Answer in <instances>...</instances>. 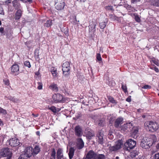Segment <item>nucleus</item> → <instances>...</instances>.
<instances>
[{
	"label": "nucleus",
	"instance_id": "obj_1",
	"mask_svg": "<svg viewBox=\"0 0 159 159\" xmlns=\"http://www.w3.org/2000/svg\"><path fill=\"white\" fill-rule=\"evenodd\" d=\"M157 141V138L154 135H152L149 137H145L142 139L141 146L143 148L148 149Z\"/></svg>",
	"mask_w": 159,
	"mask_h": 159
},
{
	"label": "nucleus",
	"instance_id": "obj_2",
	"mask_svg": "<svg viewBox=\"0 0 159 159\" xmlns=\"http://www.w3.org/2000/svg\"><path fill=\"white\" fill-rule=\"evenodd\" d=\"M144 126L147 129L152 132L157 130L158 128L157 124L152 121L146 122L144 124Z\"/></svg>",
	"mask_w": 159,
	"mask_h": 159
},
{
	"label": "nucleus",
	"instance_id": "obj_3",
	"mask_svg": "<svg viewBox=\"0 0 159 159\" xmlns=\"http://www.w3.org/2000/svg\"><path fill=\"white\" fill-rule=\"evenodd\" d=\"M123 144V142L121 140H119L115 143L114 146H110L109 150L110 152H115L121 148Z\"/></svg>",
	"mask_w": 159,
	"mask_h": 159
},
{
	"label": "nucleus",
	"instance_id": "obj_4",
	"mask_svg": "<svg viewBox=\"0 0 159 159\" xmlns=\"http://www.w3.org/2000/svg\"><path fill=\"white\" fill-rule=\"evenodd\" d=\"M11 156V151L7 148H3L0 152V158L2 157H7V159H10Z\"/></svg>",
	"mask_w": 159,
	"mask_h": 159
},
{
	"label": "nucleus",
	"instance_id": "obj_5",
	"mask_svg": "<svg viewBox=\"0 0 159 159\" xmlns=\"http://www.w3.org/2000/svg\"><path fill=\"white\" fill-rule=\"evenodd\" d=\"M125 145V146L128 148L132 149L136 146V142L132 139H129L126 141Z\"/></svg>",
	"mask_w": 159,
	"mask_h": 159
},
{
	"label": "nucleus",
	"instance_id": "obj_6",
	"mask_svg": "<svg viewBox=\"0 0 159 159\" xmlns=\"http://www.w3.org/2000/svg\"><path fill=\"white\" fill-rule=\"evenodd\" d=\"M57 2L55 1V7L56 9L60 10L63 9L65 6V3L62 0H57Z\"/></svg>",
	"mask_w": 159,
	"mask_h": 159
},
{
	"label": "nucleus",
	"instance_id": "obj_7",
	"mask_svg": "<svg viewBox=\"0 0 159 159\" xmlns=\"http://www.w3.org/2000/svg\"><path fill=\"white\" fill-rule=\"evenodd\" d=\"M52 99L55 102H60L63 101V97L62 95L59 93L53 95L52 97Z\"/></svg>",
	"mask_w": 159,
	"mask_h": 159
},
{
	"label": "nucleus",
	"instance_id": "obj_8",
	"mask_svg": "<svg viewBox=\"0 0 159 159\" xmlns=\"http://www.w3.org/2000/svg\"><path fill=\"white\" fill-rule=\"evenodd\" d=\"M33 148L32 147H28L26 148L24 151V155L26 157H30L33 154Z\"/></svg>",
	"mask_w": 159,
	"mask_h": 159
},
{
	"label": "nucleus",
	"instance_id": "obj_9",
	"mask_svg": "<svg viewBox=\"0 0 159 159\" xmlns=\"http://www.w3.org/2000/svg\"><path fill=\"white\" fill-rule=\"evenodd\" d=\"M9 144L12 147L17 146L20 144L19 140L16 138L11 139L9 141Z\"/></svg>",
	"mask_w": 159,
	"mask_h": 159
},
{
	"label": "nucleus",
	"instance_id": "obj_10",
	"mask_svg": "<svg viewBox=\"0 0 159 159\" xmlns=\"http://www.w3.org/2000/svg\"><path fill=\"white\" fill-rule=\"evenodd\" d=\"M132 126V124L131 122H126L119 128L122 131H124L128 129L131 128Z\"/></svg>",
	"mask_w": 159,
	"mask_h": 159
},
{
	"label": "nucleus",
	"instance_id": "obj_11",
	"mask_svg": "<svg viewBox=\"0 0 159 159\" xmlns=\"http://www.w3.org/2000/svg\"><path fill=\"white\" fill-rule=\"evenodd\" d=\"M97 155L94 151L90 150L88 153L86 157L87 159H95Z\"/></svg>",
	"mask_w": 159,
	"mask_h": 159
},
{
	"label": "nucleus",
	"instance_id": "obj_12",
	"mask_svg": "<svg viewBox=\"0 0 159 159\" xmlns=\"http://www.w3.org/2000/svg\"><path fill=\"white\" fill-rule=\"evenodd\" d=\"M75 132L76 135L78 136H81L83 134L82 129L81 127L79 126H76L75 128Z\"/></svg>",
	"mask_w": 159,
	"mask_h": 159
},
{
	"label": "nucleus",
	"instance_id": "obj_13",
	"mask_svg": "<svg viewBox=\"0 0 159 159\" xmlns=\"http://www.w3.org/2000/svg\"><path fill=\"white\" fill-rule=\"evenodd\" d=\"M97 141L100 144H102L103 143V134L102 133L100 132L97 135Z\"/></svg>",
	"mask_w": 159,
	"mask_h": 159
},
{
	"label": "nucleus",
	"instance_id": "obj_14",
	"mask_svg": "<svg viewBox=\"0 0 159 159\" xmlns=\"http://www.w3.org/2000/svg\"><path fill=\"white\" fill-rule=\"evenodd\" d=\"M63 151L61 148H59L57 152V159H61L63 158Z\"/></svg>",
	"mask_w": 159,
	"mask_h": 159
},
{
	"label": "nucleus",
	"instance_id": "obj_15",
	"mask_svg": "<svg viewBox=\"0 0 159 159\" xmlns=\"http://www.w3.org/2000/svg\"><path fill=\"white\" fill-rule=\"evenodd\" d=\"M78 143L77 144V147L79 149L82 148L84 146V143L81 138L78 139Z\"/></svg>",
	"mask_w": 159,
	"mask_h": 159
},
{
	"label": "nucleus",
	"instance_id": "obj_16",
	"mask_svg": "<svg viewBox=\"0 0 159 159\" xmlns=\"http://www.w3.org/2000/svg\"><path fill=\"white\" fill-rule=\"evenodd\" d=\"M131 128L132 129L130 130L131 135L133 137H134V136L136 135L138 132V128L135 126H134Z\"/></svg>",
	"mask_w": 159,
	"mask_h": 159
},
{
	"label": "nucleus",
	"instance_id": "obj_17",
	"mask_svg": "<svg viewBox=\"0 0 159 159\" xmlns=\"http://www.w3.org/2000/svg\"><path fill=\"white\" fill-rule=\"evenodd\" d=\"M123 119L122 118H118L116 119L115 122V126L117 128L120 127V125L122 123Z\"/></svg>",
	"mask_w": 159,
	"mask_h": 159
},
{
	"label": "nucleus",
	"instance_id": "obj_18",
	"mask_svg": "<svg viewBox=\"0 0 159 159\" xmlns=\"http://www.w3.org/2000/svg\"><path fill=\"white\" fill-rule=\"evenodd\" d=\"M22 10L20 9H19L16 11L15 14V19L16 20L19 19L21 16Z\"/></svg>",
	"mask_w": 159,
	"mask_h": 159
},
{
	"label": "nucleus",
	"instance_id": "obj_19",
	"mask_svg": "<svg viewBox=\"0 0 159 159\" xmlns=\"http://www.w3.org/2000/svg\"><path fill=\"white\" fill-rule=\"evenodd\" d=\"M62 70L67 69L69 70L70 68V65L68 61H65L62 64Z\"/></svg>",
	"mask_w": 159,
	"mask_h": 159
},
{
	"label": "nucleus",
	"instance_id": "obj_20",
	"mask_svg": "<svg viewBox=\"0 0 159 159\" xmlns=\"http://www.w3.org/2000/svg\"><path fill=\"white\" fill-rule=\"evenodd\" d=\"M40 151V148L38 146H36L32 150L33 154L36 155L38 154Z\"/></svg>",
	"mask_w": 159,
	"mask_h": 159
},
{
	"label": "nucleus",
	"instance_id": "obj_21",
	"mask_svg": "<svg viewBox=\"0 0 159 159\" xmlns=\"http://www.w3.org/2000/svg\"><path fill=\"white\" fill-rule=\"evenodd\" d=\"M75 149L73 148H70V149L69 152L68 153L69 157L70 159H72L74 155Z\"/></svg>",
	"mask_w": 159,
	"mask_h": 159
},
{
	"label": "nucleus",
	"instance_id": "obj_22",
	"mask_svg": "<svg viewBox=\"0 0 159 159\" xmlns=\"http://www.w3.org/2000/svg\"><path fill=\"white\" fill-rule=\"evenodd\" d=\"M107 84L110 86H113L115 85L114 80L111 78H108L107 81Z\"/></svg>",
	"mask_w": 159,
	"mask_h": 159
},
{
	"label": "nucleus",
	"instance_id": "obj_23",
	"mask_svg": "<svg viewBox=\"0 0 159 159\" xmlns=\"http://www.w3.org/2000/svg\"><path fill=\"white\" fill-rule=\"evenodd\" d=\"M87 136L89 139H91V137L94 136V134L92 132L91 130L88 131L86 130L85 132Z\"/></svg>",
	"mask_w": 159,
	"mask_h": 159
},
{
	"label": "nucleus",
	"instance_id": "obj_24",
	"mask_svg": "<svg viewBox=\"0 0 159 159\" xmlns=\"http://www.w3.org/2000/svg\"><path fill=\"white\" fill-rule=\"evenodd\" d=\"M138 154V152L136 150H134L130 153V156L132 158L135 157Z\"/></svg>",
	"mask_w": 159,
	"mask_h": 159
},
{
	"label": "nucleus",
	"instance_id": "obj_25",
	"mask_svg": "<svg viewBox=\"0 0 159 159\" xmlns=\"http://www.w3.org/2000/svg\"><path fill=\"white\" fill-rule=\"evenodd\" d=\"M50 89H52L53 90L57 91V90L58 88L57 84L54 83L52 84L49 86Z\"/></svg>",
	"mask_w": 159,
	"mask_h": 159
},
{
	"label": "nucleus",
	"instance_id": "obj_26",
	"mask_svg": "<svg viewBox=\"0 0 159 159\" xmlns=\"http://www.w3.org/2000/svg\"><path fill=\"white\" fill-rule=\"evenodd\" d=\"M103 120H95V123L96 125L99 126L102 125Z\"/></svg>",
	"mask_w": 159,
	"mask_h": 159
},
{
	"label": "nucleus",
	"instance_id": "obj_27",
	"mask_svg": "<svg viewBox=\"0 0 159 159\" xmlns=\"http://www.w3.org/2000/svg\"><path fill=\"white\" fill-rule=\"evenodd\" d=\"M152 3L153 6L159 7V0H153Z\"/></svg>",
	"mask_w": 159,
	"mask_h": 159
},
{
	"label": "nucleus",
	"instance_id": "obj_28",
	"mask_svg": "<svg viewBox=\"0 0 159 159\" xmlns=\"http://www.w3.org/2000/svg\"><path fill=\"white\" fill-rule=\"evenodd\" d=\"M6 98H7L8 99L14 102H16L18 101V100L17 99L12 97L11 96H8L7 97H5V98L6 99Z\"/></svg>",
	"mask_w": 159,
	"mask_h": 159
},
{
	"label": "nucleus",
	"instance_id": "obj_29",
	"mask_svg": "<svg viewBox=\"0 0 159 159\" xmlns=\"http://www.w3.org/2000/svg\"><path fill=\"white\" fill-rule=\"evenodd\" d=\"M108 98L109 101L111 103L115 104H116V101L114 99V98H113L111 96L108 97Z\"/></svg>",
	"mask_w": 159,
	"mask_h": 159
},
{
	"label": "nucleus",
	"instance_id": "obj_30",
	"mask_svg": "<svg viewBox=\"0 0 159 159\" xmlns=\"http://www.w3.org/2000/svg\"><path fill=\"white\" fill-rule=\"evenodd\" d=\"M107 22H102L99 24L100 27L101 29H104L106 26Z\"/></svg>",
	"mask_w": 159,
	"mask_h": 159
},
{
	"label": "nucleus",
	"instance_id": "obj_31",
	"mask_svg": "<svg viewBox=\"0 0 159 159\" xmlns=\"http://www.w3.org/2000/svg\"><path fill=\"white\" fill-rule=\"evenodd\" d=\"M56 152L55 149L54 148L52 149L51 152V157H52L54 159H55L56 158Z\"/></svg>",
	"mask_w": 159,
	"mask_h": 159
},
{
	"label": "nucleus",
	"instance_id": "obj_32",
	"mask_svg": "<svg viewBox=\"0 0 159 159\" xmlns=\"http://www.w3.org/2000/svg\"><path fill=\"white\" fill-rule=\"evenodd\" d=\"M48 108L49 110H51L53 112L56 113L57 112V109L56 107L54 106L49 107L48 106Z\"/></svg>",
	"mask_w": 159,
	"mask_h": 159
},
{
	"label": "nucleus",
	"instance_id": "obj_33",
	"mask_svg": "<svg viewBox=\"0 0 159 159\" xmlns=\"http://www.w3.org/2000/svg\"><path fill=\"white\" fill-rule=\"evenodd\" d=\"M105 158V156L103 154H97L95 159H104Z\"/></svg>",
	"mask_w": 159,
	"mask_h": 159
},
{
	"label": "nucleus",
	"instance_id": "obj_34",
	"mask_svg": "<svg viewBox=\"0 0 159 159\" xmlns=\"http://www.w3.org/2000/svg\"><path fill=\"white\" fill-rule=\"evenodd\" d=\"M121 88L125 93L127 92V89L125 84H122Z\"/></svg>",
	"mask_w": 159,
	"mask_h": 159
},
{
	"label": "nucleus",
	"instance_id": "obj_35",
	"mask_svg": "<svg viewBox=\"0 0 159 159\" xmlns=\"http://www.w3.org/2000/svg\"><path fill=\"white\" fill-rule=\"evenodd\" d=\"M52 20H48L45 24V26L49 27L52 25Z\"/></svg>",
	"mask_w": 159,
	"mask_h": 159
},
{
	"label": "nucleus",
	"instance_id": "obj_36",
	"mask_svg": "<svg viewBox=\"0 0 159 159\" xmlns=\"http://www.w3.org/2000/svg\"><path fill=\"white\" fill-rule=\"evenodd\" d=\"M19 73V70H13L11 71V74L13 75H16Z\"/></svg>",
	"mask_w": 159,
	"mask_h": 159
},
{
	"label": "nucleus",
	"instance_id": "obj_37",
	"mask_svg": "<svg viewBox=\"0 0 159 159\" xmlns=\"http://www.w3.org/2000/svg\"><path fill=\"white\" fill-rule=\"evenodd\" d=\"M19 66L17 64L13 65L11 67V70H19Z\"/></svg>",
	"mask_w": 159,
	"mask_h": 159
},
{
	"label": "nucleus",
	"instance_id": "obj_38",
	"mask_svg": "<svg viewBox=\"0 0 159 159\" xmlns=\"http://www.w3.org/2000/svg\"><path fill=\"white\" fill-rule=\"evenodd\" d=\"M38 85L37 88L38 89L40 90L42 89L43 84L41 82H38L37 83Z\"/></svg>",
	"mask_w": 159,
	"mask_h": 159
},
{
	"label": "nucleus",
	"instance_id": "obj_39",
	"mask_svg": "<svg viewBox=\"0 0 159 159\" xmlns=\"http://www.w3.org/2000/svg\"><path fill=\"white\" fill-rule=\"evenodd\" d=\"M134 15L135 16L134 19L135 20L138 22H140V19L139 16L136 14H134Z\"/></svg>",
	"mask_w": 159,
	"mask_h": 159
},
{
	"label": "nucleus",
	"instance_id": "obj_40",
	"mask_svg": "<svg viewBox=\"0 0 159 159\" xmlns=\"http://www.w3.org/2000/svg\"><path fill=\"white\" fill-rule=\"evenodd\" d=\"M24 64L25 66L27 67L28 68H30L31 67L29 61H25L24 63Z\"/></svg>",
	"mask_w": 159,
	"mask_h": 159
},
{
	"label": "nucleus",
	"instance_id": "obj_41",
	"mask_svg": "<svg viewBox=\"0 0 159 159\" xmlns=\"http://www.w3.org/2000/svg\"><path fill=\"white\" fill-rule=\"evenodd\" d=\"M51 73L53 76L56 77L57 76V70H51Z\"/></svg>",
	"mask_w": 159,
	"mask_h": 159
},
{
	"label": "nucleus",
	"instance_id": "obj_42",
	"mask_svg": "<svg viewBox=\"0 0 159 159\" xmlns=\"http://www.w3.org/2000/svg\"><path fill=\"white\" fill-rule=\"evenodd\" d=\"M3 81L5 85H9L10 84L9 81L8 79H4Z\"/></svg>",
	"mask_w": 159,
	"mask_h": 159
},
{
	"label": "nucleus",
	"instance_id": "obj_43",
	"mask_svg": "<svg viewBox=\"0 0 159 159\" xmlns=\"http://www.w3.org/2000/svg\"><path fill=\"white\" fill-rule=\"evenodd\" d=\"M97 59L99 61H101L102 58L101 57V55L99 53H97Z\"/></svg>",
	"mask_w": 159,
	"mask_h": 159
},
{
	"label": "nucleus",
	"instance_id": "obj_44",
	"mask_svg": "<svg viewBox=\"0 0 159 159\" xmlns=\"http://www.w3.org/2000/svg\"><path fill=\"white\" fill-rule=\"evenodd\" d=\"M0 14L3 15H4V10L2 7V5H0Z\"/></svg>",
	"mask_w": 159,
	"mask_h": 159
},
{
	"label": "nucleus",
	"instance_id": "obj_45",
	"mask_svg": "<svg viewBox=\"0 0 159 159\" xmlns=\"http://www.w3.org/2000/svg\"><path fill=\"white\" fill-rule=\"evenodd\" d=\"M152 61L156 65L158 66L159 65V63L158 61L154 59H152Z\"/></svg>",
	"mask_w": 159,
	"mask_h": 159
},
{
	"label": "nucleus",
	"instance_id": "obj_46",
	"mask_svg": "<svg viewBox=\"0 0 159 159\" xmlns=\"http://www.w3.org/2000/svg\"><path fill=\"white\" fill-rule=\"evenodd\" d=\"M142 89H151V86L148 85H146L143 86L142 87Z\"/></svg>",
	"mask_w": 159,
	"mask_h": 159
},
{
	"label": "nucleus",
	"instance_id": "obj_47",
	"mask_svg": "<svg viewBox=\"0 0 159 159\" xmlns=\"http://www.w3.org/2000/svg\"><path fill=\"white\" fill-rule=\"evenodd\" d=\"M105 8L107 10H112L113 7L112 6H108L105 7Z\"/></svg>",
	"mask_w": 159,
	"mask_h": 159
},
{
	"label": "nucleus",
	"instance_id": "obj_48",
	"mask_svg": "<svg viewBox=\"0 0 159 159\" xmlns=\"http://www.w3.org/2000/svg\"><path fill=\"white\" fill-rule=\"evenodd\" d=\"M0 113H2L3 114H5L7 113L6 111L0 107Z\"/></svg>",
	"mask_w": 159,
	"mask_h": 159
},
{
	"label": "nucleus",
	"instance_id": "obj_49",
	"mask_svg": "<svg viewBox=\"0 0 159 159\" xmlns=\"http://www.w3.org/2000/svg\"><path fill=\"white\" fill-rule=\"evenodd\" d=\"M62 71L63 74L65 75H68L69 73V70H62Z\"/></svg>",
	"mask_w": 159,
	"mask_h": 159
},
{
	"label": "nucleus",
	"instance_id": "obj_50",
	"mask_svg": "<svg viewBox=\"0 0 159 159\" xmlns=\"http://www.w3.org/2000/svg\"><path fill=\"white\" fill-rule=\"evenodd\" d=\"M35 56L36 55L37 58L39 57V50L38 49H36L35 50Z\"/></svg>",
	"mask_w": 159,
	"mask_h": 159
},
{
	"label": "nucleus",
	"instance_id": "obj_51",
	"mask_svg": "<svg viewBox=\"0 0 159 159\" xmlns=\"http://www.w3.org/2000/svg\"><path fill=\"white\" fill-rule=\"evenodd\" d=\"M154 159H159V153L155 155Z\"/></svg>",
	"mask_w": 159,
	"mask_h": 159
},
{
	"label": "nucleus",
	"instance_id": "obj_52",
	"mask_svg": "<svg viewBox=\"0 0 159 159\" xmlns=\"http://www.w3.org/2000/svg\"><path fill=\"white\" fill-rule=\"evenodd\" d=\"M23 2H27L30 3L31 2V0H20Z\"/></svg>",
	"mask_w": 159,
	"mask_h": 159
},
{
	"label": "nucleus",
	"instance_id": "obj_53",
	"mask_svg": "<svg viewBox=\"0 0 159 159\" xmlns=\"http://www.w3.org/2000/svg\"><path fill=\"white\" fill-rule=\"evenodd\" d=\"M130 97H131L130 96L127 98L126 99V101L129 102H131V100Z\"/></svg>",
	"mask_w": 159,
	"mask_h": 159
},
{
	"label": "nucleus",
	"instance_id": "obj_54",
	"mask_svg": "<svg viewBox=\"0 0 159 159\" xmlns=\"http://www.w3.org/2000/svg\"><path fill=\"white\" fill-rule=\"evenodd\" d=\"M40 73L39 70H38L37 72H35V75H36L39 76L40 75Z\"/></svg>",
	"mask_w": 159,
	"mask_h": 159
},
{
	"label": "nucleus",
	"instance_id": "obj_55",
	"mask_svg": "<svg viewBox=\"0 0 159 159\" xmlns=\"http://www.w3.org/2000/svg\"><path fill=\"white\" fill-rule=\"evenodd\" d=\"M110 18H113V19H116V16H115L113 15H110Z\"/></svg>",
	"mask_w": 159,
	"mask_h": 159
},
{
	"label": "nucleus",
	"instance_id": "obj_56",
	"mask_svg": "<svg viewBox=\"0 0 159 159\" xmlns=\"http://www.w3.org/2000/svg\"><path fill=\"white\" fill-rule=\"evenodd\" d=\"M3 30H4V29L3 28L1 27L0 28V32H1V33H3Z\"/></svg>",
	"mask_w": 159,
	"mask_h": 159
},
{
	"label": "nucleus",
	"instance_id": "obj_57",
	"mask_svg": "<svg viewBox=\"0 0 159 159\" xmlns=\"http://www.w3.org/2000/svg\"><path fill=\"white\" fill-rule=\"evenodd\" d=\"M3 125V121L1 119H0V126Z\"/></svg>",
	"mask_w": 159,
	"mask_h": 159
},
{
	"label": "nucleus",
	"instance_id": "obj_58",
	"mask_svg": "<svg viewBox=\"0 0 159 159\" xmlns=\"http://www.w3.org/2000/svg\"><path fill=\"white\" fill-rule=\"evenodd\" d=\"M137 159H143V158L140 155L138 157V158H137Z\"/></svg>",
	"mask_w": 159,
	"mask_h": 159
},
{
	"label": "nucleus",
	"instance_id": "obj_59",
	"mask_svg": "<svg viewBox=\"0 0 159 159\" xmlns=\"http://www.w3.org/2000/svg\"><path fill=\"white\" fill-rule=\"evenodd\" d=\"M137 111H138L139 112H141L143 111L142 110H141L140 109H138L137 110Z\"/></svg>",
	"mask_w": 159,
	"mask_h": 159
},
{
	"label": "nucleus",
	"instance_id": "obj_60",
	"mask_svg": "<svg viewBox=\"0 0 159 159\" xmlns=\"http://www.w3.org/2000/svg\"><path fill=\"white\" fill-rule=\"evenodd\" d=\"M156 147L157 149L159 150V143L157 144Z\"/></svg>",
	"mask_w": 159,
	"mask_h": 159
},
{
	"label": "nucleus",
	"instance_id": "obj_61",
	"mask_svg": "<svg viewBox=\"0 0 159 159\" xmlns=\"http://www.w3.org/2000/svg\"><path fill=\"white\" fill-rule=\"evenodd\" d=\"M36 134L37 135H39V134H40V132L39 131H38L37 132H36Z\"/></svg>",
	"mask_w": 159,
	"mask_h": 159
},
{
	"label": "nucleus",
	"instance_id": "obj_62",
	"mask_svg": "<svg viewBox=\"0 0 159 159\" xmlns=\"http://www.w3.org/2000/svg\"><path fill=\"white\" fill-rule=\"evenodd\" d=\"M19 6H20V5H19V4L18 5V7H16V5H15V4H14V7H15V8H16V9H18V8H19Z\"/></svg>",
	"mask_w": 159,
	"mask_h": 159
},
{
	"label": "nucleus",
	"instance_id": "obj_63",
	"mask_svg": "<svg viewBox=\"0 0 159 159\" xmlns=\"http://www.w3.org/2000/svg\"><path fill=\"white\" fill-rule=\"evenodd\" d=\"M65 34L66 35H68V32L67 31H65V32H64Z\"/></svg>",
	"mask_w": 159,
	"mask_h": 159
},
{
	"label": "nucleus",
	"instance_id": "obj_64",
	"mask_svg": "<svg viewBox=\"0 0 159 159\" xmlns=\"http://www.w3.org/2000/svg\"><path fill=\"white\" fill-rule=\"evenodd\" d=\"M23 158V157L21 155L20 157H19L18 159H24Z\"/></svg>",
	"mask_w": 159,
	"mask_h": 159
}]
</instances>
